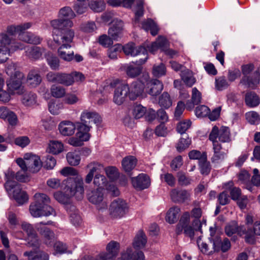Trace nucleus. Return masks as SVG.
Here are the masks:
<instances>
[{"instance_id":"obj_1","label":"nucleus","mask_w":260,"mask_h":260,"mask_svg":"<svg viewBox=\"0 0 260 260\" xmlns=\"http://www.w3.org/2000/svg\"><path fill=\"white\" fill-rule=\"evenodd\" d=\"M51 25L54 29L53 41L57 45H61L58 49L59 56L67 61L72 60L74 52L70 49V43L75 36L74 31L71 29L73 26V21L68 19H54L51 21Z\"/></svg>"},{"instance_id":"obj_2","label":"nucleus","mask_w":260,"mask_h":260,"mask_svg":"<svg viewBox=\"0 0 260 260\" xmlns=\"http://www.w3.org/2000/svg\"><path fill=\"white\" fill-rule=\"evenodd\" d=\"M191 216L195 218L192 222V226L189 225L190 214L188 212H185L181 216L179 222L176 226V233L180 235L183 231L184 234L193 239L194 231H199L202 233V223L199 218L202 216V210L200 208H194L191 211Z\"/></svg>"},{"instance_id":"obj_3","label":"nucleus","mask_w":260,"mask_h":260,"mask_svg":"<svg viewBox=\"0 0 260 260\" xmlns=\"http://www.w3.org/2000/svg\"><path fill=\"white\" fill-rule=\"evenodd\" d=\"M84 187L83 181L82 178L77 177L75 179L70 178L66 185L65 194L60 191L54 193V197L58 202L66 204V207L71 205L70 198L75 196L78 200H81L83 197Z\"/></svg>"},{"instance_id":"obj_4","label":"nucleus","mask_w":260,"mask_h":260,"mask_svg":"<svg viewBox=\"0 0 260 260\" xmlns=\"http://www.w3.org/2000/svg\"><path fill=\"white\" fill-rule=\"evenodd\" d=\"M35 201L29 206V211L34 217L55 215L54 210L48 204L49 197L44 193H37L34 195Z\"/></svg>"},{"instance_id":"obj_5","label":"nucleus","mask_w":260,"mask_h":260,"mask_svg":"<svg viewBox=\"0 0 260 260\" xmlns=\"http://www.w3.org/2000/svg\"><path fill=\"white\" fill-rule=\"evenodd\" d=\"M6 72L10 76L6 82L9 92L12 94H21L23 90L22 80L24 77L23 74L17 69L16 65L13 63L7 67Z\"/></svg>"},{"instance_id":"obj_6","label":"nucleus","mask_w":260,"mask_h":260,"mask_svg":"<svg viewBox=\"0 0 260 260\" xmlns=\"http://www.w3.org/2000/svg\"><path fill=\"white\" fill-rule=\"evenodd\" d=\"M254 66L252 63L244 64L241 67L243 77L240 81V83L246 86L247 88H252L253 89L259 83L260 77L259 68L254 72L253 75H250V74L254 70Z\"/></svg>"},{"instance_id":"obj_7","label":"nucleus","mask_w":260,"mask_h":260,"mask_svg":"<svg viewBox=\"0 0 260 260\" xmlns=\"http://www.w3.org/2000/svg\"><path fill=\"white\" fill-rule=\"evenodd\" d=\"M122 50L126 55L132 56H139L140 59L135 62L136 64H143L147 60V50L143 46H136L134 43H129L122 47Z\"/></svg>"},{"instance_id":"obj_8","label":"nucleus","mask_w":260,"mask_h":260,"mask_svg":"<svg viewBox=\"0 0 260 260\" xmlns=\"http://www.w3.org/2000/svg\"><path fill=\"white\" fill-rule=\"evenodd\" d=\"M128 211V207L125 201L118 198L113 201L109 207V214L112 218H120Z\"/></svg>"},{"instance_id":"obj_9","label":"nucleus","mask_w":260,"mask_h":260,"mask_svg":"<svg viewBox=\"0 0 260 260\" xmlns=\"http://www.w3.org/2000/svg\"><path fill=\"white\" fill-rule=\"evenodd\" d=\"M110 86L115 88L113 97L114 102L118 105H121L128 96V85L116 80L112 82Z\"/></svg>"},{"instance_id":"obj_10","label":"nucleus","mask_w":260,"mask_h":260,"mask_svg":"<svg viewBox=\"0 0 260 260\" xmlns=\"http://www.w3.org/2000/svg\"><path fill=\"white\" fill-rule=\"evenodd\" d=\"M87 198L89 202L96 206L98 210L107 209V203L104 200V193L102 189L96 188L87 191Z\"/></svg>"},{"instance_id":"obj_11","label":"nucleus","mask_w":260,"mask_h":260,"mask_svg":"<svg viewBox=\"0 0 260 260\" xmlns=\"http://www.w3.org/2000/svg\"><path fill=\"white\" fill-rule=\"evenodd\" d=\"M72 76L70 74L50 72L46 75V79L50 82L70 86L73 84Z\"/></svg>"},{"instance_id":"obj_12","label":"nucleus","mask_w":260,"mask_h":260,"mask_svg":"<svg viewBox=\"0 0 260 260\" xmlns=\"http://www.w3.org/2000/svg\"><path fill=\"white\" fill-rule=\"evenodd\" d=\"M143 78L146 85V92L152 96H157L158 95L162 90L163 89L162 83L157 79L149 80V77L148 74L145 73L143 74Z\"/></svg>"},{"instance_id":"obj_13","label":"nucleus","mask_w":260,"mask_h":260,"mask_svg":"<svg viewBox=\"0 0 260 260\" xmlns=\"http://www.w3.org/2000/svg\"><path fill=\"white\" fill-rule=\"evenodd\" d=\"M145 82L143 77L141 80L133 82L128 86V97L131 100H135L141 95L144 91Z\"/></svg>"},{"instance_id":"obj_14","label":"nucleus","mask_w":260,"mask_h":260,"mask_svg":"<svg viewBox=\"0 0 260 260\" xmlns=\"http://www.w3.org/2000/svg\"><path fill=\"white\" fill-rule=\"evenodd\" d=\"M28 158V162L26 164L28 167V171L35 173L39 171L43 166L40 157L31 153L25 154L24 158Z\"/></svg>"},{"instance_id":"obj_15","label":"nucleus","mask_w":260,"mask_h":260,"mask_svg":"<svg viewBox=\"0 0 260 260\" xmlns=\"http://www.w3.org/2000/svg\"><path fill=\"white\" fill-rule=\"evenodd\" d=\"M123 23L121 20L115 19L112 21V25L108 30V35L114 40L118 41L122 35Z\"/></svg>"},{"instance_id":"obj_16","label":"nucleus","mask_w":260,"mask_h":260,"mask_svg":"<svg viewBox=\"0 0 260 260\" xmlns=\"http://www.w3.org/2000/svg\"><path fill=\"white\" fill-rule=\"evenodd\" d=\"M172 201L174 203H183L190 200V193L186 190L173 189L170 192Z\"/></svg>"},{"instance_id":"obj_17","label":"nucleus","mask_w":260,"mask_h":260,"mask_svg":"<svg viewBox=\"0 0 260 260\" xmlns=\"http://www.w3.org/2000/svg\"><path fill=\"white\" fill-rule=\"evenodd\" d=\"M133 186L139 190H143L148 188L150 184L149 177L146 174H140L136 178H132Z\"/></svg>"},{"instance_id":"obj_18","label":"nucleus","mask_w":260,"mask_h":260,"mask_svg":"<svg viewBox=\"0 0 260 260\" xmlns=\"http://www.w3.org/2000/svg\"><path fill=\"white\" fill-rule=\"evenodd\" d=\"M80 120L92 127V125L93 123H100L101 118L99 114L95 112L84 111L81 115Z\"/></svg>"},{"instance_id":"obj_19","label":"nucleus","mask_w":260,"mask_h":260,"mask_svg":"<svg viewBox=\"0 0 260 260\" xmlns=\"http://www.w3.org/2000/svg\"><path fill=\"white\" fill-rule=\"evenodd\" d=\"M75 126L78 131L76 134L77 136L81 139L82 138L83 140L88 141L90 138L89 132L91 127L83 123L81 120L80 122H76Z\"/></svg>"},{"instance_id":"obj_20","label":"nucleus","mask_w":260,"mask_h":260,"mask_svg":"<svg viewBox=\"0 0 260 260\" xmlns=\"http://www.w3.org/2000/svg\"><path fill=\"white\" fill-rule=\"evenodd\" d=\"M145 256L143 252L138 251L133 252L132 248H127L121 254L120 257L117 260H144Z\"/></svg>"},{"instance_id":"obj_21","label":"nucleus","mask_w":260,"mask_h":260,"mask_svg":"<svg viewBox=\"0 0 260 260\" xmlns=\"http://www.w3.org/2000/svg\"><path fill=\"white\" fill-rule=\"evenodd\" d=\"M213 245L216 251L221 250L225 252L230 248L231 243L228 238H225L222 240L221 237L216 236L213 239Z\"/></svg>"},{"instance_id":"obj_22","label":"nucleus","mask_w":260,"mask_h":260,"mask_svg":"<svg viewBox=\"0 0 260 260\" xmlns=\"http://www.w3.org/2000/svg\"><path fill=\"white\" fill-rule=\"evenodd\" d=\"M75 123L70 121H62L58 125V129L60 133L64 136L73 135L75 133Z\"/></svg>"},{"instance_id":"obj_23","label":"nucleus","mask_w":260,"mask_h":260,"mask_svg":"<svg viewBox=\"0 0 260 260\" xmlns=\"http://www.w3.org/2000/svg\"><path fill=\"white\" fill-rule=\"evenodd\" d=\"M213 239L209 238L208 242L201 241L200 237L197 240L198 245L203 253L209 255L216 251L214 248Z\"/></svg>"},{"instance_id":"obj_24","label":"nucleus","mask_w":260,"mask_h":260,"mask_svg":"<svg viewBox=\"0 0 260 260\" xmlns=\"http://www.w3.org/2000/svg\"><path fill=\"white\" fill-rule=\"evenodd\" d=\"M37 230L44 238L46 245H51L54 238V234L49 228L46 226H38Z\"/></svg>"},{"instance_id":"obj_25","label":"nucleus","mask_w":260,"mask_h":260,"mask_svg":"<svg viewBox=\"0 0 260 260\" xmlns=\"http://www.w3.org/2000/svg\"><path fill=\"white\" fill-rule=\"evenodd\" d=\"M213 146L214 154L211 158V161L213 164H219L224 158L225 153L221 151L222 147L218 142H215Z\"/></svg>"},{"instance_id":"obj_26","label":"nucleus","mask_w":260,"mask_h":260,"mask_svg":"<svg viewBox=\"0 0 260 260\" xmlns=\"http://www.w3.org/2000/svg\"><path fill=\"white\" fill-rule=\"evenodd\" d=\"M13 197L19 205H23L27 201L28 196L25 191H22L20 185L13 188Z\"/></svg>"},{"instance_id":"obj_27","label":"nucleus","mask_w":260,"mask_h":260,"mask_svg":"<svg viewBox=\"0 0 260 260\" xmlns=\"http://www.w3.org/2000/svg\"><path fill=\"white\" fill-rule=\"evenodd\" d=\"M137 163V158L134 156L129 155L123 158L122 160V167L123 170L128 173L135 168Z\"/></svg>"},{"instance_id":"obj_28","label":"nucleus","mask_w":260,"mask_h":260,"mask_svg":"<svg viewBox=\"0 0 260 260\" xmlns=\"http://www.w3.org/2000/svg\"><path fill=\"white\" fill-rule=\"evenodd\" d=\"M66 210L69 213L71 222L75 225H79L81 223V218L79 214V211L76 207L72 205H68L66 207Z\"/></svg>"},{"instance_id":"obj_29","label":"nucleus","mask_w":260,"mask_h":260,"mask_svg":"<svg viewBox=\"0 0 260 260\" xmlns=\"http://www.w3.org/2000/svg\"><path fill=\"white\" fill-rule=\"evenodd\" d=\"M147 241V237L145 234L142 230H140L134 238L133 246L136 249L143 248L145 246Z\"/></svg>"},{"instance_id":"obj_30","label":"nucleus","mask_w":260,"mask_h":260,"mask_svg":"<svg viewBox=\"0 0 260 260\" xmlns=\"http://www.w3.org/2000/svg\"><path fill=\"white\" fill-rule=\"evenodd\" d=\"M14 172L12 171H8L5 174L6 178L7 181L4 184L5 188L8 193H10L13 188L19 185L18 183L13 180L15 177Z\"/></svg>"},{"instance_id":"obj_31","label":"nucleus","mask_w":260,"mask_h":260,"mask_svg":"<svg viewBox=\"0 0 260 260\" xmlns=\"http://www.w3.org/2000/svg\"><path fill=\"white\" fill-rule=\"evenodd\" d=\"M134 11L135 17L133 19V23L134 25H136L139 22L140 18L144 15V8L143 0H136V5Z\"/></svg>"},{"instance_id":"obj_32","label":"nucleus","mask_w":260,"mask_h":260,"mask_svg":"<svg viewBox=\"0 0 260 260\" xmlns=\"http://www.w3.org/2000/svg\"><path fill=\"white\" fill-rule=\"evenodd\" d=\"M44 51V49L43 48L33 46L27 48L26 55L29 59L36 60L41 57Z\"/></svg>"},{"instance_id":"obj_33","label":"nucleus","mask_w":260,"mask_h":260,"mask_svg":"<svg viewBox=\"0 0 260 260\" xmlns=\"http://www.w3.org/2000/svg\"><path fill=\"white\" fill-rule=\"evenodd\" d=\"M42 81L41 76L35 70H31L27 75V83L32 87H35L39 85Z\"/></svg>"},{"instance_id":"obj_34","label":"nucleus","mask_w":260,"mask_h":260,"mask_svg":"<svg viewBox=\"0 0 260 260\" xmlns=\"http://www.w3.org/2000/svg\"><path fill=\"white\" fill-rule=\"evenodd\" d=\"M246 104L250 107H254L259 104V99L256 94L252 91L248 92L245 97Z\"/></svg>"},{"instance_id":"obj_35","label":"nucleus","mask_w":260,"mask_h":260,"mask_svg":"<svg viewBox=\"0 0 260 260\" xmlns=\"http://www.w3.org/2000/svg\"><path fill=\"white\" fill-rule=\"evenodd\" d=\"M135 66L133 64H128L125 67V71L126 75L131 78L138 77L142 72V68L141 64H137Z\"/></svg>"},{"instance_id":"obj_36","label":"nucleus","mask_w":260,"mask_h":260,"mask_svg":"<svg viewBox=\"0 0 260 260\" xmlns=\"http://www.w3.org/2000/svg\"><path fill=\"white\" fill-rule=\"evenodd\" d=\"M22 102L25 106H32L37 103V95L32 92H27L24 94Z\"/></svg>"},{"instance_id":"obj_37","label":"nucleus","mask_w":260,"mask_h":260,"mask_svg":"<svg viewBox=\"0 0 260 260\" xmlns=\"http://www.w3.org/2000/svg\"><path fill=\"white\" fill-rule=\"evenodd\" d=\"M180 209L177 206L171 208L167 212L166 220L170 223H173L177 221Z\"/></svg>"},{"instance_id":"obj_38","label":"nucleus","mask_w":260,"mask_h":260,"mask_svg":"<svg viewBox=\"0 0 260 260\" xmlns=\"http://www.w3.org/2000/svg\"><path fill=\"white\" fill-rule=\"evenodd\" d=\"M24 255L28 256V260H48L49 255L44 252L41 251L38 253L32 251H26Z\"/></svg>"},{"instance_id":"obj_39","label":"nucleus","mask_w":260,"mask_h":260,"mask_svg":"<svg viewBox=\"0 0 260 260\" xmlns=\"http://www.w3.org/2000/svg\"><path fill=\"white\" fill-rule=\"evenodd\" d=\"M58 16L60 18L58 19H68L71 21V19L74 18L76 15L70 7H64L60 9Z\"/></svg>"},{"instance_id":"obj_40","label":"nucleus","mask_w":260,"mask_h":260,"mask_svg":"<svg viewBox=\"0 0 260 260\" xmlns=\"http://www.w3.org/2000/svg\"><path fill=\"white\" fill-rule=\"evenodd\" d=\"M199 165L202 174L208 175L211 170V166L209 161L207 160V155L204 154V157L202 160L199 161Z\"/></svg>"},{"instance_id":"obj_41","label":"nucleus","mask_w":260,"mask_h":260,"mask_svg":"<svg viewBox=\"0 0 260 260\" xmlns=\"http://www.w3.org/2000/svg\"><path fill=\"white\" fill-rule=\"evenodd\" d=\"M191 142V139L188 137L180 138L176 146L177 151L180 153L184 151L189 146Z\"/></svg>"},{"instance_id":"obj_42","label":"nucleus","mask_w":260,"mask_h":260,"mask_svg":"<svg viewBox=\"0 0 260 260\" xmlns=\"http://www.w3.org/2000/svg\"><path fill=\"white\" fill-rule=\"evenodd\" d=\"M67 160L71 166H77L80 161V156L76 152H70L67 154Z\"/></svg>"},{"instance_id":"obj_43","label":"nucleus","mask_w":260,"mask_h":260,"mask_svg":"<svg viewBox=\"0 0 260 260\" xmlns=\"http://www.w3.org/2000/svg\"><path fill=\"white\" fill-rule=\"evenodd\" d=\"M88 5L94 12H101L105 8V4L103 1H91Z\"/></svg>"},{"instance_id":"obj_44","label":"nucleus","mask_w":260,"mask_h":260,"mask_svg":"<svg viewBox=\"0 0 260 260\" xmlns=\"http://www.w3.org/2000/svg\"><path fill=\"white\" fill-rule=\"evenodd\" d=\"M49 148L50 152L56 154L62 151L63 145L60 142L52 141L50 142Z\"/></svg>"},{"instance_id":"obj_45","label":"nucleus","mask_w":260,"mask_h":260,"mask_svg":"<svg viewBox=\"0 0 260 260\" xmlns=\"http://www.w3.org/2000/svg\"><path fill=\"white\" fill-rule=\"evenodd\" d=\"M62 108V104L59 102L50 101L48 103V109L50 112L53 115L58 114Z\"/></svg>"},{"instance_id":"obj_46","label":"nucleus","mask_w":260,"mask_h":260,"mask_svg":"<svg viewBox=\"0 0 260 260\" xmlns=\"http://www.w3.org/2000/svg\"><path fill=\"white\" fill-rule=\"evenodd\" d=\"M107 250L108 254H111L113 257L116 256L119 251V244L115 241H111L107 246Z\"/></svg>"},{"instance_id":"obj_47","label":"nucleus","mask_w":260,"mask_h":260,"mask_svg":"<svg viewBox=\"0 0 260 260\" xmlns=\"http://www.w3.org/2000/svg\"><path fill=\"white\" fill-rule=\"evenodd\" d=\"M230 133L229 127L222 126L219 130L218 139L222 142H227L230 140Z\"/></svg>"},{"instance_id":"obj_48","label":"nucleus","mask_w":260,"mask_h":260,"mask_svg":"<svg viewBox=\"0 0 260 260\" xmlns=\"http://www.w3.org/2000/svg\"><path fill=\"white\" fill-rule=\"evenodd\" d=\"M172 104L170 95L168 92H164L159 98V104L160 106L168 108L172 105Z\"/></svg>"},{"instance_id":"obj_49","label":"nucleus","mask_w":260,"mask_h":260,"mask_svg":"<svg viewBox=\"0 0 260 260\" xmlns=\"http://www.w3.org/2000/svg\"><path fill=\"white\" fill-rule=\"evenodd\" d=\"M51 93L53 97L60 98L65 95L66 90L63 87L54 85L51 88Z\"/></svg>"},{"instance_id":"obj_50","label":"nucleus","mask_w":260,"mask_h":260,"mask_svg":"<svg viewBox=\"0 0 260 260\" xmlns=\"http://www.w3.org/2000/svg\"><path fill=\"white\" fill-rule=\"evenodd\" d=\"M48 64L52 70H56L59 66V60L57 57L49 53L46 56Z\"/></svg>"},{"instance_id":"obj_51","label":"nucleus","mask_w":260,"mask_h":260,"mask_svg":"<svg viewBox=\"0 0 260 260\" xmlns=\"http://www.w3.org/2000/svg\"><path fill=\"white\" fill-rule=\"evenodd\" d=\"M22 229L25 231L28 237H36V233L33 226L27 222H23L21 224Z\"/></svg>"},{"instance_id":"obj_52","label":"nucleus","mask_w":260,"mask_h":260,"mask_svg":"<svg viewBox=\"0 0 260 260\" xmlns=\"http://www.w3.org/2000/svg\"><path fill=\"white\" fill-rule=\"evenodd\" d=\"M246 119L252 124H258L260 122V116L256 112H251L246 114Z\"/></svg>"},{"instance_id":"obj_53","label":"nucleus","mask_w":260,"mask_h":260,"mask_svg":"<svg viewBox=\"0 0 260 260\" xmlns=\"http://www.w3.org/2000/svg\"><path fill=\"white\" fill-rule=\"evenodd\" d=\"M166 73V69L163 63H160L159 65H154L153 68L152 73L154 76L156 77H159L165 75Z\"/></svg>"},{"instance_id":"obj_54","label":"nucleus","mask_w":260,"mask_h":260,"mask_svg":"<svg viewBox=\"0 0 260 260\" xmlns=\"http://www.w3.org/2000/svg\"><path fill=\"white\" fill-rule=\"evenodd\" d=\"M178 181L181 186H187L191 183V179L185 175L183 172H179L177 173Z\"/></svg>"},{"instance_id":"obj_55","label":"nucleus","mask_w":260,"mask_h":260,"mask_svg":"<svg viewBox=\"0 0 260 260\" xmlns=\"http://www.w3.org/2000/svg\"><path fill=\"white\" fill-rule=\"evenodd\" d=\"M107 182L106 178L104 175L101 174L96 175L93 180V183L99 187L98 188L100 189L106 185Z\"/></svg>"},{"instance_id":"obj_56","label":"nucleus","mask_w":260,"mask_h":260,"mask_svg":"<svg viewBox=\"0 0 260 260\" xmlns=\"http://www.w3.org/2000/svg\"><path fill=\"white\" fill-rule=\"evenodd\" d=\"M56 164V159L51 155H47L46 160L44 161L43 167L47 170L52 169Z\"/></svg>"},{"instance_id":"obj_57","label":"nucleus","mask_w":260,"mask_h":260,"mask_svg":"<svg viewBox=\"0 0 260 260\" xmlns=\"http://www.w3.org/2000/svg\"><path fill=\"white\" fill-rule=\"evenodd\" d=\"M146 112V108L141 105H136L134 107L133 115L136 119L142 117Z\"/></svg>"},{"instance_id":"obj_58","label":"nucleus","mask_w":260,"mask_h":260,"mask_svg":"<svg viewBox=\"0 0 260 260\" xmlns=\"http://www.w3.org/2000/svg\"><path fill=\"white\" fill-rule=\"evenodd\" d=\"M155 42L159 48H160L162 51L169 46V42L166 38L164 36H160L158 37Z\"/></svg>"},{"instance_id":"obj_59","label":"nucleus","mask_w":260,"mask_h":260,"mask_svg":"<svg viewBox=\"0 0 260 260\" xmlns=\"http://www.w3.org/2000/svg\"><path fill=\"white\" fill-rule=\"evenodd\" d=\"M209 111L210 109L208 107L202 105L196 108L195 113L198 117H204L208 115Z\"/></svg>"},{"instance_id":"obj_60","label":"nucleus","mask_w":260,"mask_h":260,"mask_svg":"<svg viewBox=\"0 0 260 260\" xmlns=\"http://www.w3.org/2000/svg\"><path fill=\"white\" fill-rule=\"evenodd\" d=\"M10 48L8 47L0 46V63L6 62L10 55Z\"/></svg>"},{"instance_id":"obj_61","label":"nucleus","mask_w":260,"mask_h":260,"mask_svg":"<svg viewBox=\"0 0 260 260\" xmlns=\"http://www.w3.org/2000/svg\"><path fill=\"white\" fill-rule=\"evenodd\" d=\"M13 40L11 39L7 34H1L0 35L1 46L3 47H8L11 50V46L13 45Z\"/></svg>"},{"instance_id":"obj_62","label":"nucleus","mask_w":260,"mask_h":260,"mask_svg":"<svg viewBox=\"0 0 260 260\" xmlns=\"http://www.w3.org/2000/svg\"><path fill=\"white\" fill-rule=\"evenodd\" d=\"M113 40H114L110 36L106 35L101 36L99 39L100 44L107 47L113 44Z\"/></svg>"},{"instance_id":"obj_63","label":"nucleus","mask_w":260,"mask_h":260,"mask_svg":"<svg viewBox=\"0 0 260 260\" xmlns=\"http://www.w3.org/2000/svg\"><path fill=\"white\" fill-rule=\"evenodd\" d=\"M191 125V122L189 120L187 121L180 122L177 126V131L180 134H183L189 128Z\"/></svg>"},{"instance_id":"obj_64","label":"nucleus","mask_w":260,"mask_h":260,"mask_svg":"<svg viewBox=\"0 0 260 260\" xmlns=\"http://www.w3.org/2000/svg\"><path fill=\"white\" fill-rule=\"evenodd\" d=\"M107 176L111 180L117 178L118 176L117 170L115 167H108L105 169Z\"/></svg>"}]
</instances>
